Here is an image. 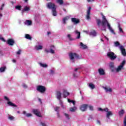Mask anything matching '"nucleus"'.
Masks as SVG:
<instances>
[{"mask_svg":"<svg viewBox=\"0 0 126 126\" xmlns=\"http://www.w3.org/2000/svg\"><path fill=\"white\" fill-rule=\"evenodd\" d=\"M118 28H119L120 32H122V33H124V31H123V29L121 28V26L120 25H118Z\"/></svg>","mask_w":126,"mask_h":126,"instance_id":"nucleus-34","label":"nucleus"},{"mask_svg":"<svg viewBox=\"0 0 126 126\" xmlns=\"http://www.w3.org/2000/svg\"><path fill=\"white\" fill-rule=\"evenodd\" d=\"M126 64V60H124L122 62V63L120 64V66H122V67H124V65Z\"/></svg>","mask_w":126,"mask_h":126,"instance_id":"nucleus-33","label":"nucleus"},{"mask_svg":"<svg viewBox=\"0 0 126 126\" xmlns=\"http://www.w3.org/2000/svg\"><path fill=\"white\" fill-rule=\"evenodd\" d=\"M110 67L111 68H114V63H111L109 65Z\"/></svg>","mask_w":126,"mask_h":126,"instance_id":"nucleus-41","label":"nucleus"},{"mask_svg":"<svg viewBox=\"0 0 126 126\" xmlns=\"http://www.w3.org/2000/svg\"><path fill=\"white\" fill-rule=\"evenodd\" d=\"M64 116L66 117V119L69 120L70 118H69V115L66 113H64Z\"/></svg>","mask_w":126,"mask_h":126,"instance_id":"nucleus-38","label":"nucleus"},{"mask_svg":"<svg viewBox=\"0 0 126 126\" xmlns=\"http://www.w3.org/2000/svg\"><path fill=\"white\" fill-rule=\"evenodd\" d=\"M94 0H87L88 2H90L91 1H94Z\"/></svg>","mask_w":126,"mask_h":126,"instance_id":"nucleus-58","label":"nucleus"},{"mask_svg":"<svg viewBox=\"0 0 126 126\" xmlns=\"http://www.w3.org/2000/svg\"><path fill=\"white\" fill-rule=\"evenodd\" d=\"M110 116H113V113L111 111H108L107 115H106V117L109 119Z\"/></svg>","mask_w":126,"mask_h":126,"instance_id":"nucleus-25","label":"nucleus"},{"mask_svg":"<svg viewBox=\"0 0 126 126\" xmlns=\"http://www.w3.org/2000/svg\"><path fill=\"white\" fill-rule=\"evenodd\" d=\"M72 101V100H70V99H68V102L69 103H71Z\"/></svg>","mask_w":126,"mask_h":126,"instance_id":"nucleus-61","label":"nucleus"},{"mask_svg":"<svg viewBox=\"0 0 126 126\" xmlns=\"http://www.w3.org/2000/svg\"><path fill=\"white\" fill-rule=\"evenodd\" d=\"M71 103H72V104H73V105H75V101H74V100H72Z\"/></svg>","mask_w":126,"mask_h":126,"instance_id":"nucleus-57","label":"nucleus"},{"mask_svg":"<svg viewBox=\"0 0 126 126\" xmlns=\"http://www.w3.org/2000/svg\"><path fill=\"white\" fill-rule=\"evenodd\" d=\"M46 6L49 9H52L53 16H57V7L55 3L50 2L47 3Z\"/></svg>","mask_w":126,"mask_h":126,"instance_id":"nucleus-2","label":"nucleus"},{"mask_svg":"<svg viewBox=\"0 0 126 126\" xmlns=\"http://www.w3.org/2000/svg\"><path fill=\"white\" fill-rule=\"evenodd\" d=\"M120 49L121 51L122 55L124 57H126V49H125V47H124V46L123 45L120 46Z\"/></svg>","mask_w":126,"mask_h":126,"instance_id":"nucleus-8","label":"nucleus"},{"mask_svg":"<svg viewBox=\"0 0 126 126\" xmlns=\"http://www.w3.org/2000/svg\"><path fill=\"white\" fill-rule=\"evenodd\" d=\"M12 62L13 63H16V61L14 59L12 60Z\"/></svg>","mask_w":126,"mask_h":126,"instance_id":"nucleus-62","label":"nucleus"},{"mask_svg":"<svg viewBox=\"0 0 126 126\" xmlns=\"http://www.w3.org/2000/svg\"><path fill=\"white\" fill-rule=\"evenodd\" d=\"M50 73L51 74H54L55 73V71L53 70H50Z\"/></svg>","mask_w":126,"mask_h":126,"instance_id":"nucleus-52","label":"nucleus"},{"mask_svg":"<svg viewBox=\"0 0 126 126\" xmlns=\"http://www.w3.org/2000/svg\"><path fill=\"white\" fill-rule=\"evenodd\" d=\"M4 6V4H2V5L1 6L0 10H2L3 9V7Z\"/></svg>","mask_w":126,"mask_h":126,"instance_id":"nucleus-51","label":"nucleus"},{"mask_svg":"<svg viewBox=\"0 0 126 126\" xmlns=\"http://www.w3.org/2000/svg\"><path fill=\"white\" fill-rule=\"evenodd\" d=\"M101 15L102 16V21H101V20L100 19H96V23L98 26H100V24L101 23V26L104 28L103 30H102L104 31H106V25H107L108 29L113 34H116L115 32L114 31V30L112 28V27H111V25H110V23H109V22H108V20H107V19H106V17L104 16V14L101 13Z\"/></svg>","mask_w":126,"mask_h":126,"instance_id":"nucleus-1","label":"nucleus"},{"mask_svg":"<svg viewBox=\"0 0 126 126\" xmlns=\"http://www.w3.org/2000/svg\"><path fill=\"white\" fill-rule=\"evenodd\" d=\"M123 68V66H121V65H119L118 68L116 69V71L117 72H119V71H120Z\"/></svg>","mask_w":126,"mask_h":126,"instance_id":"nucleus-30","label":"nucleus"},{"mask_svg":"<svg viewBox=\"0 0 126 126\" xmlns=\"http://www.w3.org/2000/svg\"><path fill=\"white\" fill-rule=\"evenodd\" d=\"M51 34V32H47V35H50Z\"/></svg>","mask_w":126,"mask_h":126,"instance_id":"nucleus-64","label":"nucleus"},{"mask_svg":"<svg viewBox=\"0 0 126 126\" xmlns=\"http://www.w3.org/2000/svg\"><path fill=\"white\" fill-rule=\"evenodd\" d=\"M89 87H90V88H91V89L93 90V89L95 88V85L93 84V83H90L89 84Z\"/></svg>","mask_w":126,"mask_h":126,"instance_id":"nucleus-19","label":"nucleus"},{"mask_svg":"<svg viewBox=\"0 0 126 126\" xmlns=\"http://www.w3.org/2000/svg\"><path fill=\"white\" fill-rule=\"evenodd\" d=\"M71 22L74 23V24H78L80 21L79 19H77L76 18H71Z\"/></svg>","mask_w":126,"mask_h":126,"instance_id":"nucleus-10","label":"nucleus"},{"mask_svg":"<svg viewBox=\"0 0 126 126\" xmlns=\"http://www.w3.org/2000/svg\"><path fill=\"white\" fill-rule=\"evenodd\" d=\"M103 111H104V112H108L109 111V109H108V108H104L103 109Z\"/></svg>","mask_w":126,"mask_h":126,"instance_id":"nucleus-48","label":"nucleus"},{"mask_svg":"<svg viewBox=\"0 0 126 126\" xmlns=\"http://www.w3.org/2000/svg\"><path fill=\"white\" fill-rule=\"evenodd\" d=\"M67 37L68 38V39H69V40H70V41H72V40H73V39H72V38L70 36V34H68L67 35Z\"/></svg>","mask_w":126,"mask_h":126,"instance_id":"nucleus-36","label":"nucleus"},{"mask_svg":"<svg viewBox=\"0 0 126 126\" xmlns=\"http://www.w3.org/2000/svg\"><path fill=\"white\" fill-rule=\"evenodd\" d=\"M73 76L74 77V78H76L77 77V75H76V74L75 73L73 74Z\"/></svg>","mask_w":126,"mask_h":126,"instance_id":"nucleus-55","label":"nucleus"},{"mask_svg":"<svg viewBox=\"0 0 126 126\" xmlns=\"http://www.w3.org/2000/svg\"><path fill=\"white\" fill-rule=\"evenodd\" d=\"M69 57L71 61H72L73 60H74V58H76V59H80L79 55L75 53H70L69 54Z\"/></svg>","mask_w":126,"mask_h":126,"instance_id":"nucleus-5","label":"nucleus"},{"mask_svg":"<svg viewBox=\"0 0 126 126\" xmlns=\"http://www.w3.org/2000/svg\"><path fill=\"white\" fill-rule=\"evenodd\" d=\"M25 38L26 39H28V40H32V37L29 35V34H26L25 35Z\"/></svg>","mask_w":126,"mask_h":126,"instance_id":"nucleus-23","label":"nucleus"},{"mask_svg":"<svg viewBox=\"0 0 126 126\" xmlns=\"http://www.w3.org/2000/svg\"><path fill=\"white\" fill-rule=\"evenodd\" d=\"M91 11V7H89L87 11V15H86V19L88 21H90V20H91V18L90 17Z\"/></svg>","mask_w":126,"mask_h":126,"instance_id":"nucleus-6","label":"nucleus"},{"mask_svg":"<svg viewBox=\"0 0 126 126\" xmlns=\"http://www.w3.org/2000/svg\"><path fill=\"white\" fill-rule=\"evenodd\" d=\"M107 57L111 60V61H114L116 60L117 58V55L115 54V53L113 52H109L107 53Z\"/></svg>","mask_w":126,"mask_h":126,"instance_id":"nucleus-3","label":"nucleus"},{"mask_svg":"<svg viewBox=\"0 0 126 126\" xmlns=\"http://www.w3.org/2000/svg\"><path fill=\"white\" fill-rule=\"evenodd\" d=\"M0 40H2V41H3V42H6V41L4 40V38L3 37H1Z\"/></svg>","mask_w":126,"mask_h":126,"instance_id":"nucleus-56","label":"nucleus"},{"mask_svg":"<svg viewBox=\"0 0 126 126\" xmlns=\"http://www.w3.org/2000/svg\"><path fill=\"white\" fill-rule=\"evenodd\" d=\"M7 104L9 105L11 107H17V105H15L14 103L11 102V101H8Z\"/></svg>","mask_w":126,"mask_h":126,"instance_id":"nucleus-16","label":"nucleus"},{"mask_svg":"<svg viewBox=\"0 0 126 126\" xmlns=\"http://www.w3.org/2000/svg\"><path fill=\"white\" fill-rule=\"evenodd\" d=\"M40 125H41V126H47L46 124H45L44 123H43V122H41Z\"/></svg>","mask_w":126,"mask_h":126,"instance_id":"nucleus-47","label":"nucleus"},{"mask_svg":"<svg viewBox=\"0 0 126 126\" xmlns=\"http://www.w3.org/2000/svg\"><path fill=\"white\" fill-rule=\"evenodd\" d=\"M32 112L34 115L39 117V118H41L42 115H41V112L38 109H33Z\"/></svg>","mask_w":126,"mask_h":126,"instance_id":"nucleus-7","label":"nucleus"},{"mask_svg":"<svg viewBox=\"0 0 126 126\" xmlns=\"http://www.w3.org/2000/svg\"><path fill=\"white\" fill-rule=\"evenodd\" d=\"M70 112H75V109H74V108H70Z\"/></svg>","mask_w":126,"mask_h":126,"instance_id":"nucleus-42","label":"nucleus"},{"mask_svg":"<svg viewBox=\"0 0 126 126\" xmlns=\"http://www.w3.org/2000/svg\"><path fill=\"white\" fill-rule=\"evenodd\" d=\"M88 107V104H82L80 106V110L82 112H85L87 110V107Z\"/></svg>","mask_w":126,"mask_h":126,"instance_id":"nucleus-9","label":"nucleus"},{"mask_svg":"<svg viewBox=\"0 0 126 126\" xmlns=\"http://www.w3.org/2000/svg\"><path fill=\"white\" fill-rule=\"evenodd\" d=\"M50 53H51V54H54L55 51H54V50L51 49H50Z\"/></svg>","mask_w":126,"mask_h":126,"instance_id":"nucleus-50","label":"nucleus"},{"mask_svg":"<svg viewBox=\"0 0 126 126\" xmlns=\"http://www.w3.org/2000/svg\"><path fill=\"white\" fill-rule=\"evenodd\" d=\"M22 86L24 87V88H27V85L25 84H23Z\"/></svg>","mask_w":126,"mask_h":126,"instance_id":"nucleus-45","label":"nucleus"},{"mask_svg":"<svg viewBox=\"0 0 126 126\" xmlns=\"http://www.w3.org/2000/svg\"><path fill=\"white\" fill-rule=\"evenodd\" d=\"M89 109L91 110V111H93L94 110V107L92 105H89Z\"/></svg>","mask_w":126,"mask_h":126,"instance_id":"nucleus-39","label":"nucleus"},{"mask_svg":"<svg viewBox=\"0 0 126 126\" xmlns=\"http://www.w3.org/2000/svg\"><path fill=\"white\" fill-rule=\"evenodd\" d=\"M56 97L59 101H61V98H62V93L60 91H58L56 93Z\"/></svg>","mask_w":126,"mask_h":126,"instance_id":"nucleus-12","label":"nucleus"},{"mask_svg":"<svg viewBox=\"0 0 126 126\" xmlns=\"http://www.w3.org/2000/svg\"><path fill=\"white\" fill-rule=\"evenodd\" d=\"M124 126H126V116L124 118V121H123Z\"/></svg>","mask_w":126,"mask_h":126,"instance_id":"nucleus-37","label":"nucleus"},{"mask_svg":"<svg viewBox=\"0 0 126 126\" xmlns=\"http://www.w3.org/2000/svg\"><path fill=\"white\" fill-rule=\"evenodd\" d=\"M57 2L59 3L60 5L63 4V0H57Z\"/></svg>","mask_w":126,"mask_h":126,"instance_id":"nucleus-27","label":"nucleus"},{"mask_svg":"<svg viewBox=\"0 0 126 126\" xmlns=\"http://www.w3.org/2000/svg\"><path fill=\"white\" fill-rule=\"evenodd\" d=\"M35 49L39 51V50H42L43 49V46L41 45H38V46H36Z\"/></svg>","mask_w":126,"mask_h":126,"instance_id":"nucleus-28","label":"nucleus"},{"mask_svg":"<svg viewBox=\"0 0 126 126\" xmlns=\"http://www.w3.org/2000/svg\"><path fill=\"white\" fill-rule=\"evenodd\" d=\"M99 111H103V109L101 108H99L98 109Z\"/></svg>","mask_w":126,"mask_h":126,"instance_id":"nucleus-63","label":"nucleus"},{"mask_svg":"<svg viewBox=\"0 0 126 126\" xmlns=\"http://www.w3.org/2000/svg\"><path fill=\"white\" fill-rule=\"evenodd\" d=\"M14 43H15V41H14V40L12 39H9L7 41V44L9 45V46H13V45H14Z\"/></svg>","mask_w":126,"mask_h":126,"instance_id":"nucleus-11","label":"nucleus"},{"mask_svg":"<svg viewBox=\"0 0 126 126\" xmlns=\"http://www.w3.org/2000/svg\"><path fill=\"white\" fill-rule=\"evenodd\" d=\"M5 69H6V67L3 66V67H1L0 68V72H3L5 71Z\"/></svg>","mask_w":126,"mask_h":126,"instance_id":"nucleus-24","label":"nucleus"},{"mask_svg":"<svg viewBox=\"0 0 126 126\" xmlns=\"http://www.w3.org/2000/svg\"><path fill=\"white\" fill-rule=\"evenodd\" d=\"M36 90L40 93H45L46 92V87L44 86H37Z\"/></svg>","mask_w":126,"mask_h":126,"instance_id":"nucleus-4","label":"nucleus"},{"mask_svg":"<svg viewBox=\"0 0 126 126\" xmlns=\"http://www.w3.org/2000/svg\"><path fill=\"white\" fill-rule=\"evenodd\" d=\"M98 72L100 75H104L105 74V71L102 68L98 69Z\"/></svg>","mask_w":126,"mask_h":126,"instance_id":"nucleus-14","label":"nucleus"},{"mask_svg":"<svg viewBox=\"0 0 126 126\" xmlns=\"http://www.w3.org/2000/svg\"><path fill=\"white\" fill-rule=\"evenodd\" d=\"M40 65L42 67H48V65H47L46 64L40 63Z\"/></svg>","mask_w":126,"mask_h":126,"instance_id":"nucleus-31","label":"nucleus"},{"mask_svg":"<svg viewBox=\"0 0 126 126\" xmlns=\"http://www.w3.org/2000/svg\"><path fill=\"white\" fill-rule=\"evenodd\" d=\"M63 94L64 98H66V96H68V95H69L70 94L69 93L67 92L66 90H64Z\"/></svg>","mask_w":126,"mask_h":126,"instance_id":"nucleus-17","label":"nucleus"},{"mask_svg":"<svg viewBox=\"0 0 126 126\" xmlns=\"http://www.w3.org/2000/svg\"><path fill=\"white\" fill-rule=\"evenodd\" d=\"M124 114H125V110H124V109H122L119 112V115L120 117H123Z\"/></svg>","mask_w":126,"mask_h":126,"instance_id":"nucleus-20","label":"nucleus"},{"mask_svg":"<svg viewBox=\"0 0 126 126\" xmlns=\"http://www.w3.org/2000/svg\"><path fill=\"white\" fill-rule=\"evenodd\" d=\"M102 88H103V89H104V90H105V92H110L112 93L113 90H112V89L111 88H108L107 87H102Z\"/></svg>","mask_w":126,"mask_h":126,"instance_id":"nucleus-13","label":"nucleus"},{"mask_svg":"<svg viewBox=\"0 0 126 126\" xmlns=\"http://www.w3.org/2000/svg\"><path fill=\"white\" fill-rule=\"evenodd\" d=\"M97 124L98 125H99V126H101V122H100V121L97 120Z\"/></svg>","mask_w":126,"mask_h":126,"instance_id":"nucleus-53","label":"nucleus"},{"mask_svg":"<svg viewBox=\"0 0 126 126\" xmlns=\"http://www.w3.org/2000/svg\"><path fill=\"white\" fill-rule=\"evenodd\" d=\"M25 24L26 25H28V26L32 25V21L29 20H27L25 22Z\"/></svg>","mask_w":126,"mask_h":126,"instance_id":"nucleus-15","label":"nucleus"},{"mask_svg":"<svg viewBox=\"0 0 126 126\" xmlns=\"http://www.w3.org/2000/svg\"><path fill=\"white\" fill-rule=\"evenodd\" d=\"M29 10H30V7L27 6H25L24 7V9L23 10V12L24 11H27V12H28L29 11Z\"/></svg>","mask_w":126,"mask_h":126,"instance_id":"nucleus-21","label":"nucleus"},{"mask_svg":"<svg viewBox=\"0 0 126 126\" xmlns=\"http://www.w3.org/2000/svg\"><path fill=\"white\" fill-rule=\"evenodd\" d=\"M57 117L61 118V116L60 115V113L59 112H57Z\"/></svg>","mask_w":126,"mask_h":126,"instance_id":"nucleus-54","label":"nucleus"},{"mask_svg":"<svg viewBox=\"0 0 126 126\" xmlns=\"http://www.w3.org/2000/svg\"><path fill=\"white\" fill-rule=\"evenodd\" d=\"M27 118H29L30 117H32V114L31 113H28L26 115Z\"/></svg>","mask_w":126,"mask_h":126,"instance_id":"nucleus-40","label":"nucleus"},{"mask_svg":"<svg viewBox=\"0 0 126 126\" xmlns=\"http://www.w3.org/2000/svg\"><path fill=\"white\" fill-rule=\"evenodd\" d=\"M45 52H46V53H49V50H48V49H45Z\"/></svg>","mask_w":126,"mask_h":126,"instance_id":"nucleus-59","label":"nucleus"},{"mask_svg":"<svg viewBox=\"0 0 126 126\" xmlns=\"http://www.w3.org/2000/svg\"><path fill=\"white\" fill-rule=\"evenodd\" d=\"M80 45L83 49H87V46L84 45L82 42L80 43Z\"/></svg>","mask_w":126,"mask_h":126,"instance_id":"nucleus-22","label":"nucleus"},{"mask_svg":"<svg viewBox=\"0 0 126 126\" xmlns=\"http://www.w3.org/2000/svg\"><path fill=\"white\" fill-rule=\"evenodd\" d=\"M68 19V17H65V18H64L63 19V22L64 24H65V23H66L65 21L67 20Z\"/></svg>","mask_w":126,"mask_h":126,"instance_id":"nucleus-35","label":"nucleus"},{"mask_svg":"<svg viewBox=\"0 0 126 126\" xmlns=\"http://www.w3.org/2000/svg\"><path fill=\"white\" fill-rule=\"evenodd\" d=\"M60 109V107L57 106L55 108V111L56 112H58V110Z\"/></svg>","mask_w":126,"mask_h":126,"instance_id":"nucleus-43","label":"nucleus"},{"mask_svg":"<svg viewBox=\"0 0 126 126\" xmlns=\"http://www.w3.org/2000/svg\"><path fill=\"white\" fill-rule=\"evenodd\" d=\"M9 120H11V121H12V120H14V117L13 116H9Z\"/></svg>","mask_w":126,"mask_h":126,"instance_id":"nucleus-44","label":"nucleus"},{"mask_svg":"<svg viewBox=\"0 0 126 126\" xmlns=\"http://www.w3.org/2000/svg\"><path fill=\"white\" fill-rule=\"evenodd\" d=\"M114 46L115 47H119L121 46V44L120 43V42H119V41H116L114 42Z\"/></svg>","mask_w":126,"mask_h":126,"instance_id":"nucleus-29","label":"nucleus"},{"mask_svg":"<svg viewBox=\"0 0 126 126\" xmlns=\"http://www.w3.org/2000/svg\"><path fill=\"white\" fill-rule=\"evenodd\" d=\"M80 69V68H76L75 69V71H77L78 70V69Z\"/></svg>","mask_w":126,"mask_h":126,"instance_id":"nucleus-60","label":"nucleus"},{"mask_svg":"<svg viewBox=\"0 0 126 126\" xmlns=\"http://www.w3.org/2000/svg\"><path fill=\"white\" fill-rule=\"evenodd\" d=\"M22 6L20 5H18L15 7V9H17L18 10H21V8Z\"/></svg>","mask_w":126,"mask_h":126,"instance_id":"nucleus-32","label":"nucleus"},{"mask_svg":"<svg viewBox=\"0 0 126 126\" xmlns=\"http://www.w3.org/2000/svg\"><path fill=\"white\" fill-rule=\"evenodd\" d=\"M4 99H5V100H6L7 101H9V99L8 98L7 96H4Z\"/></svg>","mask_w":126,"mask_h":126,"instance_id":"nucleus-49","label":"nucleus"},{"mask_svg":"<svg viewBox=\"0 0 126 126\" xmlns=\"http://www.w3.org/2000/svg\"><path fill=\"white\" fill-rule=\"evenodd\" d=\"M75 33L76 34H78L76 39H80V32H79L78 31H76Z\"/></svg>","mask_w":126,"mask_h":126,"instance_id":"nucleus-26","label":"nucleus"},{"mask_svg":"<svg viewBox=\"0 0 126 126\" xmlns=\"http://www.w3.org/2000/svg\"><path fill=\"white\" fill-rule=\"evenodd\" d=\"M21 53V50H19L17 52L16 54L17 55H20Z\"/></svg>","mask_w":126,"mask_h":126,"instance_id":"nucleus-46","label":"nucleus"},{"mask_svg":"<svg viewBox=\"0 0 126 126\" xmlns=\"http://www.w3.org/2000/svg\"><path fill=\"white\" fill-rule=\"evenodd\" d=\"M90 35H92V36H94V37H95V36H96L97 33L96 32V31L93 30L90 32Z\"/></svg>","mask_w":126,"mask_h":126,"instance_id":"nucleus-18","label":"nucleus"}]
</instances>
